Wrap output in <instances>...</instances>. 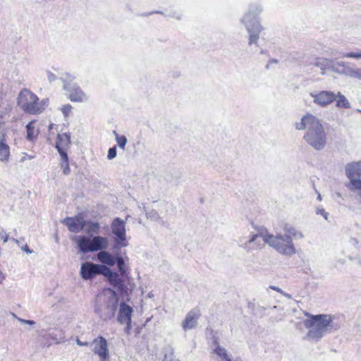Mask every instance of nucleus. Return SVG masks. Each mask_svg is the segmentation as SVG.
<instances>
[{
	"mask_svg": "<svg viewBox=\"0 0 361 361\" xmlns=\"http://www.w3.org/2000/svg\"><path fill=\"white\" fill-rule=\"evenodd\" d=\"M5 279V276L0 272V283Z\"/></svg>",
	"mask_w": 361,
	"mask_h": 361,
	"instance_id": "53",
	"label": "nucleus"
},
{
	"mask_svg": "<svg viewBox=\"0 0 361 361\" xmlns=\"http://www.w3.org/2000/svg\"><path fill=\"white\" fill-rule=\"evenodd\" d=\"M61 157V163L68 162V157L67 154V149H59L57 150Z\"/></svg>",
	"mask_w": 361,
	"mask_h": 361,
	"instance_id": "38",
	"label": "nucleus"
},
{
	"mask_svg": "<svg viewBox=\"0 0 361 361\" xmlns=\"http://www.w3.org/2000/svg\"><path fill=\"white\" fill-rule=\"evenodd\" d=\"M164 361H178L174 356V350L171 347L165 348L164 350Z\"/></svg>",
	"mask_w": 361,
	"mask_h": 361,
	"instance_id": "33",
	"label": "nucleus"
},
{
	"mask_svg": "<svg viewBox=\"0 0 361 361\" xmlns=\"http://www.w3.org/2000/svg\"><path fill=\"white\" fill-rule=\"evenodd\" d=\"M269 288L272 290L277 291L278 293H280L281 294V293H283V290L279 287H276L274 286H271Z\"/></svg>",
	"mask_w": 361,
	"mask_h": 361,
	"instance_id": "49",
	"label": "nucleus"
},
{
	"mask_svg": "<svg viewBox=\"0 0 361 361\" xmlns=\"http://www.w3.org/2000/svg\"><path fill=\"white\" fill-rule=\"evenodd\" d=\"M22 250L29 254L32 252V251L31 250H30V248L28 247V246L27 245H25L24 247H23Z\"/></svg>",
	"mask_w": 361,
	"mask_h": 361,
	"instance_id": "50",
	"label": "nucleus"
},
{
	"mask_svg": "<svg viewBox=\"0 0 361 361\" xmlns=\"http://www.w3.org/2000/svg\"><path fill=\"white\" fill-rule=\"evenodd\" d=\"M347 76L361 80V68H353L349 66Z\"/></svg>",
	"mask_w": 361,
	"mask_h": 361,
	"instance_id": "34",
	"label": "nucleus"
},
{
	"mask_svg": "<svg viewBox=\"0 0 361 361\" xmlns=\"http://www.w3.org/2000/svg\"><path fill=\"white\" fill-rule=\"evenodd\" d=\"M316 192L317 193V200L318 201H322V198L321 194L319 192H317V191H316Z\"/></svg>",
	"mask_w": 361,
	"mask_h": 361,
	"instance_id": "55",
	"label": "nucleus"
},
{
	"mask_svg": "<svg viewBox=\"0 0 361 361\" xmlns=\"http://www.w3.org/2000/svg\"><path fill=\"white\" fill-rule=\"evenodd\" d=\"M80 252L85 254L97 251H103L108 247L109 240L106 237L95 235L89 238L85 235L75 236L73 238Z\"/></svg>",
	"mask_w": 361,
	"mask_h": 361,
	"instance_id": "5",
	"label": "nucleus"
},
{
	"mask_svg": "<svg viewBox=\"0 0 361 361\" xmlns=\"http://www.w3.org/2000/svg\"><path fill=\"white\" fill-rule=\"evenodd\" d=\"M72 106L70 105V104H66V105H63L61 108V110L65 118H67L68 117L70 113L71 112V110H72Z\"/></svg>",
	"mask_w": 361,
	"mask_h": 361,
	"instance_id": "37",
	"label": "nucleus"
},
{
	"mask_svg": "<svg viewBox=\"0 0 361 361\" xmlns=\"http://www.w3.org/2000/svg\"><path fill=\"white\" fill-rule=\"evenodd\" d=\"M73 233H79L85 226V221L81 216L67 217L62 221Z\"/></svg>",
	"mask_w": 361,
	"mask_h": 361,
	"instance_id": "16",
	"label": "nucleus"
},
{
	"mask_svg": "<svg viewBox=\"0 0 361 361\" xmlns=\"http://www.w3.org/2000/svg\"><path fill=\"white\" fill-rule=\"evenodd\" d=\"M265 234L257 233L252 234L247 240L240 239L239 241L240 247H243L247 252H250L253 250L261 249L264 244V237Z\"/></svg>",
	"mask_w": 361,
	"mask_h": 361,
	"instance_id": "11",
	"label": "nucleus"
},
{
	"mask_svg": "<svg viewBox=\"0 0 361 361\" xmlns=\"http://www.w3.org/2000/svg\"><path fill=\"white\" fill-rule=\"evenodd\" d=\"M34 121H30L26 126L27 135L26 138L28 140L32 141L37 138L38 133L35 130Z\"/></svg>",
	"mask_w": 361,
	"mask_h": 361,
	"instance_id": "29",
	"label": "nucleus"
},
{
	"mask_svg": "<svg viewBox=\"0 0 361 361\" xmlns=\"http://www.w3.org/2000/svg\"><path fill=\"white\" fill-rule=\"evenodd\" d=\"M124 324H126V329H125V331L126 333H129L130 330L131 329V322H124Z\"/></svg>",
	"mask_w": 361,
	"mask_h": 361,
	"instance_id": "47",
	"label": "nucleus"
},
{
	"mask_svg": "<svg viewBox=\"0 0 361 361\" xmlns=\"http://www.w3.org/2000/svg\"><path fill=\"white\" fill-rule=\"evenodd\" d=\"M146 216L147 219H151L152 221H159L161 219V216L158 214V212L156 210H150L149 212H147L146 213Z\"/></svg>",
	"mask_w": 361,
	"mask_h": 361,
	"instance_id": "35",
	"label": "nucleus"
},
{
	"mask_svg": "<svg viewBox=\"0 0 361 361\" xmlns=\"http://www.w3.org/2000/svg\"><path fill=\"white\" fill-rule=\"evenodd\" d=\"M111 231L115 235V243L118 244L126 239L125 221L121 219L116 218L111 224Z\"/></svg>",
	"mask_w": 361,
	"mask_h": 361,
	"instance_id": "13",
	"label": "nucleus"
},
{
	"mask_svg": "<svg viewBox=\"0 0 361 361\" xmlns=\"http://www.w3.org/2000/svg\"><path fill=\"white\" fill-rule=\"evenodd\" d=\"M348 68L349 66L345 62L336 61L332 59L330 71L335 73L347 76Z\"/></svg>",
	"mask_w": 361,
	"mask_h": 361,
	"instance_id": "20",
	"label": "nucleus"
},
{
	"mask_svg": "<svg viewBox=\"0 0 361 361\" xmlns=\"http://www.w3.org/2000/svg\"><path fill=\"white\" fill-rule=\"evenodd\" d=\"M262 11V8L259 5H250L248 11L241 19L242 23L245 26L249 33L248 44L250 45L257 44L259 35L262 30L258 20V16Z\"/></svg>",
	"mask_w": 361,
	"mask_h": 361,
	"instance_id": "3",
	"label": "nucleus"
},
{
	"mask_svg": "<svg viewBox=\"0 0 361 361\" xmlns=\"http://www.w3.org/2000/svg\"><path fill=\"white\" fill-rule=\"evenodd\" d=\"M304 324L307 329H309L308 333L307 334V337L309 339L317 341L326 334V333L323 331L321 329L314 326V323L311 321L305 320L304 322Z\"/></svg>",
	"mask_w": 361,
	"mask_h": 361,
	"instance_id": "18",
	"label": "nucleus"
},
{
	"mask_svg": "<svg viewBox=\"0 0 361 361\" xmlns=\"http://www.w3.org/2000/svg\"><path fill=\"white\" fill-rule=\"evenodd\" d=\"M109 269V268L106 265L86 262L81 264L80 273L81 278L87 281L92 279L99 274L106 277Z\"/></svg>",
	"mask_w": 361,
	"mask_h": 361,
	"instance_id": "8",
	"label": "nucleus"
},
{
	"mask_svg": "<svg viewBox=\"0 0 361 361\" xmlns=\"http://www.w3.org/2000/svg\"><path fill=\"white\" fill-rule=\"evenodd\" d=\"M339 57H341V58L361 59V52L340 53L339 54Z\"/></svg>",
	"mask_w": 361,
	"mask_h": 361,
	"instance_id": "36",
	"label": "nucleus"
},
{
	"mask_svg": "<svg viewBox=\"0 0 361 361\" xmlns=\"http://www.w3.org/2000/svg\"><path fill=\"white\" fill-rule=\"evenodd\" d=\"M271 63H279V60H277V59H271V60H270L269 63L267 65L266 68H269V64Z\"/></svg>",
	"mask_w": 361,
	"mask_h": 361,
	"instance_id": "51",
	"label": "nucleus"
},
{
	"mask_svg": "<svg viewBox=\"0 0 361 361\" xmlns=\"http://www.w3.org/2000/svg\"><path fill=\"white\" fill-rule=\"evenodd\" d=\"M153 13H160L161 15H164V13L162 11H152L150 13H143V14H141L142 16H148L149 15H152Z\"/></svg>",
	"mask_w": 361,
	"mask_h": 361,
	"instance_id": "46",
	"label": "nucleus"
},
{
	"mask_svg": "<svg viewBox=\"0 0 361 361\" xmlns=\"http://www.w3.org/2000/svg\"><path fill=\"white\" fill-rule=\"evenodd\" d=\"M0 240H2L4 243H6L8 240V235L4 231L0 232Z\"/></svg>",
	"mask_w": 361,
	"mask_h": 361,
	"instance_id": "43",
	"label": "nucleus"
},
{
	"mask_svg": "<svg viewBox=\"0 0 361 361\" xmlns=\"http://www.w3.org/2000/svg\"><path fill=\"white\" fill-rule=\"evenodd\" d=\"M281 295H283V296H285L286 298H289V299H290L292 298L290 294L284 292L283 290V293H281Z\"/></svg>",
	"mask_w": 361,
	"mask_h": 361,
	"instance_id": "52",
	"label": "nucleus"
},
{
	"mask_svg": "<svg viewBox=\"0 0 361 361\" xmlns=\"http://www.w3.org/2000/svg\"><path fill=\"white\" fill-rule=\"evenodd\" d=\"M315 212L317 214L321 215L324 218V219L328 220L329 213L326 212L323 208L318 207L316 208Z\"/></svg>",
	"mask_w": 361,
	"mask_h": 361,
	"instance_id": "39",
	"label": "nucleus"
},
{
	"mask_svg": "<svg viewBox=\"0 0 361 361\" xmlns=\"http://www.w3.org/2000/svg\"><path fill=\"white\" fill-rule=\"evenodd\" d=\"M76 343L80 346H87L88 345L87 342H82L80 339H76Z\"/></svg>",
	"mask_w": 361,
	"mask_h": 361,
	"instance_id": "48",
	"label": "nucleus"
},
{
	"mask_svg": "<svg viewBox=\"0 0 361 361\" xmlns=\"http://www.w3.org/2000/svg\"><path fill=\"white\" fill-rule=\"evenodd\" d=\"M348 187L352 191H357L360 195L361 192V179L360 178L350 179Z\"/></svg>",
	"mask_w": 361,
	"mask_h": 361,
	"instance_id": "31",
	"label": "nucleus"
},
{
	"mask_svg": "<svg viewBox=\"0 0 361 361\" xmlns=\"http://www.w3.org/2000/svg\"><path fill=\"white\" fill-rule=\"evenodd\" d=\"M85 228L87 234H98L99 232L100 226L97 222L88 221H85Z\"/></svg>",
	"mask_w": 361,
	"mask_h": 361,
	"instance_id": "28",
	"label": "nucleus"
},
{
	"mask_svg": "<svg viewBox=\"0 0 361 361\" xmlns=\"http://www.w3.org/2000/svg\"><path fill=\"white\" fill-rule=\"evenodd\" d=\"M116 147L114 146L113 147L109 148L108 151V155L107 157L109 159L111 160L114 159L116 157Z\"/></svg>",
	"mask_w": 361,
	"mask_h": 361,
	"instance_id": "40",
	"label": "nucleus"
},
{
	"mask_svg": "<svg viewBox=\"0 0 361 361\" xmlns=\"http://www.w3.org/2000/svg\"><path fill=\"white\" fill-rule=\"evenodd\" d=\"M263 239L264 243H267L280 254L292 256L296 253L292 239H290L284 234L274 235L266 233Z\"/></svg>",
	"mask_w": 361,
	"mask_h": 361,
	"instance_id": "6",
	"label": "nucleus"
},
{
	"mask_svg": "<svg viewBox=\"0 0 361 361\" xmlns=\"http://www.w3.org/2000/svg\"><path fill=\"white\" fill-rule=\"evenodd\" d=\"M106 277L108 279L109 283L117 289L121 295H127L128 288L126 284L123 276L119 275L117 272L113 271L109 268Z\"/></svg>",
	"mask_w": 361,
	"mask_h": 361,
	"instance_id": "12",
	"label": "nucleus"
},
{
	"mask_svg": "<svg viewBox=\"0 0 361 361\" xmlns=\"http://www.w3.org/2000/svg\"><path fill=\"white\" fill-rule=\"evenodd\" d=\"M61 79L63 90L67 92L68 99L74 102H83L87 100L86 94L74 82L75 77L69 73L63 74Z\"/></svg>",
	"mask_w": 361,
	"mask_h": 361,
	"instance_id": "7",
	"label": "nucleus"
},
{
	"mask_svg": "<svg viewBox=\"0 0 361 361\" xmlns=\"http://www.w3.org/2000/svg\"><path fill=\"white\" fill-rule=\"evenodd\" d=\"M331 64H332V59L324 57L317 58L314 62V66L321 70L322 75L325 74L326 70H330Z\"/></svg>",
	"mask_w": 361,
	"mask_h": 361,
	"instance_id": "23",
	"label": "nucleus"
},
{
	"mask_svg": "<svg viewBox=\"0 0 361 361\" xmlns=\"http://www.w3.org/2000/svg\"><path fill=\"white\" fill-rule=\"evenodd\" d=\"M13 317L17 318V319L22 324H29V325H33L35 324V322L33 320H27L24 319H21L19 317H17L16 314H13Z\"/></svg>",
	"mask_w": 361,
	"mask_h": 361,
	"instance_id": "42",
	"label": "nucleus"
},
{
	"mask_svg": "<svg viewBox=\"0 0 361 361\" xmlns=\"http://www.w3.org/2000/svg\"><path fill=\"white\" fill-rule=\"evenodd\" d=\"M200 312L198 308H194L189 311L183 322H182V327L185 331L191 330L196 327L197 321L200 318Z\"/></svg>",
	"mask_w": 361,
	"mask_h": 361,
	"instance_id": "15",
	"label": "nucleus"
},
{
	"mask_svg": "<svg viewBox=\"0 0 361 361\" xmlns=\"http://www.w3.org/2000/svg\"><path fill=\"white\" fill-rule=\"evenodd\" d=\"M295 129L305 130L303 139L307 145L317 151L324 149L327 143V135L322 122L311 114L304 115L295 123Z\"/></svg>",
	"mask_w": 361,
	"mask_h": 361,
	"instance_id": "1",
	"label": "nucleus"
},
{
	"mask_svg": "<svg viewBox=\"0 0 361 361\" xmlns=\"http://www.w3.org/2000/svg\"><path fill=\"white\" fill-rule=\"evenodd\" d=\"M35 157L34 156H31V155H27V154H25L24 156H23L20 159V162H24L26 159H33Z\"/></svg>",
	"mask_w": 361,
	"mask_h": 361,
	"instance_id": "45",
	"label": "nucleus"
},
{
	"mask_svg": "<svg viewBox=\"0 0 361 361\" xmlns=\"http://www.w3.org/2000/svg\"><path fill=\"white\" fill-rule=\"evenodd\" d=\"M173 18H176V19L178 20H180V13H174V15L173 16Z\"/></svg>",
	"mask_w": 361,
	"mask_h": 361,
	"instance_id": "54",
	"label": "nucleus"
},
{
	"mask_svg": "<svg viewBox=\"0 0 361 361\" xmlns=\"http://www.w3.org/2000/svg\"><path fill=\"white\" fill-rule=\"evenodd\" d=\"M307 321H311L314 323V326L321 329L326 334L330 333L332 329L336 330L338 329L337 325L334 326L331 317L328 314L312 315L310 319H307Z\"/></svg>",
	"mask_w": 361,
	"mask_h": 361,
	"instance_id": "9",
	"label": "nucleus"
},
{
	"mask_svg": "<svg viewBox=\"0 0 361 361\" xmlns=\"http://www.w3.org/2000/svg\"><path fill=\"white\" fill-rule=\"evenodd\" d=\"M310 95L313 99L314 104L323 108L327 107L335 100L334 92L332 91H314L310 92Z\"/></svg>",
	"mask_w": 361,
	"mask_h": 361,
	"instance_id": "10",
	"label": "nucleus"
},
{
	"mask_svg": "<svg viewBox=\"0 0 361 361\" xmlns=\"http://www.w3.org/2000/svg\"><path fill=\"white\" fill-rule=\"evenodd\" d=\"M11 240H12L13 241H14L15 243H18V240L17 239H16V238H11Z\"/></svg>",
	"mask_w": 361,
	"mask_h": 361,
	"instance_id": "56",
	"label": "nucleus"
},
{
	"mask_svg": "<svg viewBox=\"0 0 361 361\" xmlns=\"http://www.w3.org/2000/svg\"><path fill=\"white\" fill-rule=\"evenodd\" d=\"M118 302V296L114 290L105 289L96 298L94 312L101 319L110 320L115 316Z\"/></svg>",
	"mask_w": 361,
	"mask_h": 361,
	"instance_id": "2",
	"label": "nucleus"
},
{
	"mask_svg": "<svg viewBox=\"0 0 361 361\" xmlns=\"http://www.w3.org/2000/svg\"><path fill=\"white\" fill-rule=\"evenodd\" d=\"M116 264L117 265L118 270L120 273L118 274L121 275V276H125L126 275V266L122 256L116 255Z\"/></svg>",
	"mask_w": 361,
	"mask_h": 361,
	"instance_id": "30",
	"label": "nucleus"
},
{
	"mask_svg": "<svg viewBox=\"0 0 361 361\" xmlns=\"http://www.w3.org/2000/svg\"><path fill=\"white\" fill-rule=\"evenodd\" d=\"M346 176L349 179L361 177V161L353 162L345 166Z\"/></svg>",
	"mask_w": 361,
	"mask_h": 361,
	"instance_id": "19",
	"label": "nucleus"
},
{
	"mask_svg": "<svg viewBox=\"0 0 361 361\" xmlns=\"http://www.w3.org/2000/svg\"><path fill=\"white\" fill-rule=\"evenodd\" d=\"M133 308L124 302H121L118 310L117 320L121 324L124 322H131V316L133 313Z\"/></svg>",
	"mask_w": 361,
	"mask_h": 361,
	"instance_id": "17",
	"label": "nucleus"
},
{
	"mask_svg": "<svg viewBox=\"0 0 361 361\" xmlns=\"http://www.w3.org/2000/svg\"><path fill=\"white\" fill-rule=\"evenodd\" d=\"M18 106L29 114H37L44 109L47 101L39 102L38 97L31 91L24 89L20 91L18 97Z\"/></svg>",
	"mask_w": 361,
	"mask_h": 361,
	"instance_id": "4",
	"label": "nucleus"
},
{
	"mask_svg": "<svg viewBox=\"0 0 361 361\" xmlns=\"http://www.w3.org/2000/svg\"><path fill=\"white\" fill-rule=\"evenodd\" d=\"M214 345L215 348L212 350V353L216 354L221 360L227 361L231 358V355L228 354V350L220 345L216 341L214 342Z\"/></svg>",
	"mask_w": 361,
	"mask_h": 361,
	"instance_id": "25",
	"label": "nucleus"
},
{
	"mask_svg": "<svg viewBox=\"0 0 361 361\" xmlns=\"http://www.w3.org/2000/svg\"><path fill=\"white\" fill-rule=\"evenodd\" d=\"M97 256L98 260L101 263L104 264L103 265L106 264L112 267L116 264V256H113L111 253L104 251V250L103 251H100Z\"/></svg>",
	"mask_w": 361,
	"mask_h": 361,
	"instance_id": "21",
	"label": "nucleus"
},
{
	"mask_svg": "<svg viewBox=\"0 0 361 361\" xmlns=\"http://www.w3.org/2000/svg\"><path fill=\"white\" fill-rule=\"evenodd\" d=\"M61 169H63V174L68 175V174L70 173L71 169H70V167H69L68 162L61 163Z\"/></svg>",
	"mask_w": 361,
	"mask_h": 361,
	"instance_id": "41",
	"label": "nucleus"
},
{
	"mask_svg": "<svg viewBox=\"0 0 361 361\" xmlns=\"http://www.w3.org/2000/svg\"><path fill=\"white\" fill-rule=\"evenodd\" d=\"M283 231L284 235L290 239H301L304 238L302 233L293 226L286 225L285 226Z\"/></svg>",
	"mask_w": 361,
	"mask_h": 361,
	"instance_id": "26",
	"label": "nucleus"
},
{
	"mask_svg": "<svg viewBox=\"0 0 361 361\" xmlns=\"http://www.w3.org/2000/svg\"><path fill=\"white\" fill-rule=\"evenodd\" d=\"M113 134L115 135V139L118 147L121 148L123 150H125L126 145L127 143L126 137L124 135H118L116 130L113 131Z\"/></svg>",
	"mask_w": 361,
	"mask_h": 361,
	"instance_id": "32",
	"label": "nucleus"
},
{
	"mask_svg": "<svg viewBox=\"0 0 361 361\" xmlns=\"http://www.w3.org/2000/svg\"><path fill=\"white\" fill-rule=\"evenodd\" d=\"M227 361H232V360H231V358H230V359H229L228 360H227Z\"/></svg>",
	"mask_w": 361,
	"mask_h": 361,
	"instance_id": "57",
	"label": "nucleus"
},
{
	"mask_svg": "<svg viewBox=\"0 0 361 361\" xmlns=\"http://www.w3.org/2000/svg\"><path fill=\"white\" fill-rule=\"evenodd\" d=\"M93 352L97 354L101 361H106L109 356L107 341L105 338L99 336L93 341Z\"/></svg>",
	"mask_w": 361,
	"mask_h": 361,
	"instance_id": "14",
	"label": "nucleus"
},
{
	"mask_svg": "<svg viewBox=\"0 0 361 361\" xmlns=\"http://www.w3.org/2000/svg\"><path fill=\"white\" fill-rule=\"evenodd\" d=\"M47 78L49 82H53L56 80V75L50 71H47Z\"/></svg>",
	"mask_w": 361,
	"mask_h": 361,
	"instance_id": "44",
	"label": "nucleus"
},
{
	"mask_svg": "<svg viewBox=\"0 0 361 361\" xmlns=\"http://www.w3.org/2000/svg\"><path fill=\"white\" fill-rule=\"evenodd\" d=\"M10 156L9 146L4 142L3 140H0V161H6L8 160Z\"/></svg>",
	"mask_w": 361,
	"mask_h": 361,
	"instance_id": "27",
	"label": "nucleus"
},
{
	"mask_svg": "<svg viewBox=\"0 0 361 361\" xmlns=\"http://www.w3.org/2000/svg\"><path fill=\"white\" fill-rule=\"evenodd\" d=\"M336 106L339 109H350V103L341 92H334Z\"/></svg>",
	"mask_w": 361,
	"mask_h": 361,
	"instance_id": "24",
	"label": "nucleus"
},
{
	"mask_svg": "<svg viewBox=\"0 0 361 361\" xmlns=\"http://www.w3.org/2000/svg\"><path fill=\"white\" fill-rule=\"evenodd\" d=\"M71 143V136L68 133L59 134L55 147L57 150L67 149Z\"/></svg>",
	"mask_w": 361,
	"mask_h": 361,
	"instance_id": "22",
	"label": "nucleus"
}]
</instances>
